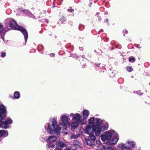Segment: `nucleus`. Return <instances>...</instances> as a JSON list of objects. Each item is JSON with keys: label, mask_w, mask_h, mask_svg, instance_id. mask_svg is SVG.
I'll list each match as a JSON object with an SVG mask.
<instances>
[{"label": "nucleus", "mask_w": 150, "mask_h": 150, "mask_svg": "<svg viewBox=\"0 0 150 150\" xmlns=\"http://www.w3.org/2000/svg\"><path fill=\"white\" fill-rule=\"evenodd\" d=\"M88 123L90 125H92V131L89 134L91 140L87 138L85 139V140L88 145L93 146L94 144V141L96 139L95 136H98L101 134L108 128V125L106 122H99V119L93 117L90 118Z\"/></svg>", "instance_id": "1"}, {"label": "nucleus", "mask_w": 150, "mask_h": 150, "mask_svg": "<svg viewBox=\"0 0 150 150\" xmlns=\"http://www.w3.org/2000/svg\"><path fill=\"white\" fill-rule=\"evenodd\" d=\"M101 138L103 142H105L110 145L115 144L119 139V137L117 133L113 130L106 132L101 136Z\"/></svg>", "instance_id": "2"}, {"label": "nucleus", "mask_w": 150, "mask_h": 150, "mask_svg": "<svg viewBox=\"0 0 150 150\" xmlns=\"http://www.w3.org/2000/svg\"><path fill=\"white\" fill-rule=\"evenodd\" d=\"M8 21L9 22V27L10 28H8V26L7 27H5L4 28V30L7 31L10 29H13L14 30H21L23 35L25 41L26 42L28 38V33L27 31L25 29H24L18 25L16 22L14 20L8 19Z\"/></svg>", "instance_id": "3"}, {"label": "nucleus", "mask_w": 150, "mask_h": 150, "mask_svg": "<svg viewBox=\"0 0 150 150\" xmlns=\"http://www.w3.org/2000/svg\"><path fill=\"white\" fill-rule=\"evenodd\" d=\"M52 126L49 123H47L45 125V129L49 133H55L57 134L60 132L61 127L57 125V121L53 120L52 122Z\"/></svg>", "instance_id": "4"}, {"label": "nucleus", "mask_w": 150, "mask_h": 150, "mask_svg": "<svg viewBox=\"0 0 150 150\" xmlns=\"http://www.w3.org/2000/svg\"><path fill=\"white\" fill-rule=\"evenodd\" d=\"M69 115L72 117V120H75L76 121V122H72L71 123L69 122L68 123V125L71 127L72 129H74L77 128L79 127V123L85 124V123H82L81 115L79 114L71 113Z\"/></svg>", "instance_id": "5"}, {"label": "nucleus", "mask_w": 150, "mask_h": 150, "mask_svg": "<svg viewBox=\"0 0 150 150\" xmlns=\"http://www.w3.org/2000/svg\"><path fill=\"white\" fill-rule=\"evenodd\" d=\"M68 116L64 114H62L60 117L61 120L59 121V125L63 127H67L69 122Z\"/></svg>", "instance_id": "6"}, {"label": "nucleus", "mask_w": 150, "mask_h": 150, "mask_svg": "<svg viewBox=\"0 0 150 150\" xmlns=\"http://www.w3.org/2000/svg\"><path fill=\"white\" fill-rule=\"evenodd\" d=\"M6 112L5 107L3 105H0V122L2 121L4 118L6 117V115L4 114Z\"/></svg>", "instance_id": "7"}, {"label": "nucleus", "mask_w": 150, "mask_h": 150, "mask_svg": "<svg viewBox=\"0 0 150 150\" xmlns=\"http://www.w3.org/2000/svg\"><path fill=\"white\" fill-rule=\"evenodd\" d=\"M12 120L10 119H8L5 122H2L1 125V127L3 129H6L9 127V125L12 124Z\"/></svg>", "instance_id": "8"}, {"label": "nucleus", "mask_w": 150, "mask_h": 150, "mask_svg": "<svg viewBox=\"0 0 150 150\" xmlns=\"http://www.w3.org/2000/svg\"><path fill=\"white\" fill-rule=\"evenodd\" d=\"M117 150H132V149L127 147L125 144L120 143L118 145Z\"/></svg>", "instance_id": "9"}, {"label": "nucleus", "mask_w": 150, "mask_h": 150, "mask_svg": "<svg viewBox=\"0 0 150 150\" xmlns=\"http://www.w3.org/2000/svg\"><path fill=\"white\" fill-rule=\"evenodd\" d=\"M8 135V132L7 131L4 130H0V138L5 137Z\"/></svg>", "instance_id": "10"}, {"label": "nucleus", "mask_w": 150, "mask_h": 150, "mask_svg": "<svg viewBox=\"0 0 150 150\" xmlns=\"http://www.w3.org/2000/svg\"><path fill=\"white\" fill-rule=\"evenodd\" d=\"M57 137L55 136H50L48 137L47 141L53 143L55 142Z\"/></svg>", "instance_id": "11"}, {"label": "nucleus", "mask_w": 150, "mask_h": 150, "mask_svg": "<svg viewBox=\"0 0 150 150\" xmlns=\"http://www.w3.org/2000/svg\"><path fill=\"white\" fill-rule=\"evenodd\" d=\"M100 150H114L113 148L111 146H104L102 145H100Z\"/></svg>", "instance_id": "12"}, {"label": "nucleus", "mask_w": 150, "mask_h": 150, "mask_svg": "<svg viewBox=\"0 0 150 150\" xmlns=\"http://www.w3.org/2000/svg\"><path fill=\"white\" fill-rule=\"evenodd\" d=\"M89 115V111L87 110H84L82 112V116L83 119L87 118Z\"/></svg>", "instance_id": "13"}, {"label": "nucleus", "mask_w": 150, "mask_h": 150, "mask_svg": "<svg viewBox=\"0 0 150 150\" xmlns=\"http://www.w3.org/2000/svg\"><path fill=\"white\" fill-rule=\"evenodd\" d=\"M91 127L89 125H86L83 129L84 132L86 134H89V132L91 129Z\"/></svg>", "instance_id": "14"}, {"label": "nucleus", "mask_w": 150, "mask_h": 150, "mask_svg": "<svg viewBox=\"0 0 150 150\" xmlns=\"http://www.w3.org/2000/svg\"><path fill=\"white\" fill-rule=\"evenodd\" d=\"M56 144L58 146L62 148L66 146L64 143L60 141H58L56 142Z\"/></svg>", "instance_id": "15"}, {"label": "nucleus", "mask_w": 150, "mask_h": 150, "mask_svg": "<svg viewBox=\"0 0 150 150\" xmlns=\"http://www.w3.org/2000/svg\"><path fill=\"white\" fill-rule=\"evenodd\" d=\"M55 146V144L53 143L50 142H47V148L48 149H52Z\"/></svg>", "instance_id": "16"}, {"label": "nucleus", "mask_w": 150, "mask_h": 150, "mask_svg": "<svg viewBox=\"0 0 150 150\" xmlns=\"http://www.w3.org/2000/svg\"><path fill=\"white\" fill-rule=\"evenodd\" d=\"M125 144L127 146V147H128L130 149H131V148L133 146L134 144L133 142H128L127 143Z\"/></svg>", "instance_id": "17"}, {"label": "nucleus", "mask_w": 150, "mask_h": 150, "mask_svg": "<svg viewBox=\"0 0 150 150\" xmlns=\"http://www.w3.org/2000/svg\"><path fill=\"white\" fill-rule=\"evenodd\" d=\"M14 98L15 99H18L20 97L19 93L18 91L15 92L14 94Z\"/></svg>", "instance_id": "18"}, {"label": "nucleus", "mask_w": 150, "mask_h": 150, "mask_svg": "<svg viewBox=\"0 0 150 150\" xmlns=\"http://www.w3.org/2000/svg\"><path fill=\"white\" fill-rule=\"evenodd\" d=\"M24 11L27 16L30 17H33V15L32 14L30 13V11H29L26 10Z\"/></svg>", "instance_id": "19"}, {"label": "nucleus", "mask_w": 150, "mask_h": 150, "mask_svg": "<svg viewBox=\"0 0 150 150\" xmlns=\"http://www.w3.org/2000/svg\"><path fill=\"white\" fill-rule=\"evenodd\" d=\"M79 136V134H73L71 136V139H76L78 138Z\"/></svg>", "instance_id": "20"}, {"label": "nucleus", "mask_w": 150, "mask_h": 150, "mask_svg": "<svg viewBox=\"0 0 150 150\" xmlns=\"http://www.w3.org/2000/svg\"><path fill=\"white\" fill-rule=\"evenodd\" d=\"M80 143L77 140H75L73 142V144L74 145L76 146L79 145Z\"/></svg>", "instance_id": "21"}, {"label": "nucleus", "mask_w": 150, "mask_h": 150, "mask_svg": "<svg viewBox=\"0 0 150 150\" xmlns=\"http://www.w3.org/2000/svg\"><path fill=\"white\" fill-rule=\"evenodd\" d=\"M96 142L97 144H98L99 145L98 146V147L100 149L99 150H100V145H102L101 144L100 141L99 140H96ZM98 149L99 150V149Z\"/></svg>", "instance_id": "22"}, {"label": "nucleus", "mask_w": 150, "mask_h": 150, "mask_svg": "<svg viewBox=\"0 0 150 150\" xmlns=\"http://www.w3.org/2000/svg\"><path fill=\"white\" fill-rule=\"evenodd\" d=\"M4 28L2 25L0 23V33H1L4 30Z\"/></svg>", "instance_id": "23"}, {"label": "nucleus", "mask_w": 150, "mask_h": 150, "mask_svg": "<svg viewBox=\"0 0 150 150\" xmlns=\"http://www.w3.org/2000/svg\"><path fill=\"white\" fill-rule=\"evenodd\" d=\"M127 71L129 72L133 70L132 67L130 66L127 67Z\"/></svg>", "instance_id": "24"}, {"label": "nucleus", "mask_w": 150, "mask_h": 150, "mask_svg": "<svg viewBox=\"0 0 150 150\" xmlns=\"http://www.w3.org/2000/svg\"><path fill=\"white\" fill-rule=\"evenodd\" d=\"M135 61V59L134 57L132 58H129V62H134Z\"/></svg>", "instance_id": "25"}, {"label": "nucleus", "mask_w": 150, "mask_h": 150, "mask_svg": "<svg viewBox=\"0 0 150 150\" xmlns=\"http://www.w3.org/2000/svg\"><path fill=\"white\" fill-rule=\"evenodd\" d=\"M66 129H64L63 130V132L66 134L68 133Z\"/></svg>", "instance_id": "26"}, {"label": "nucleus", "mask_w": 150, "mask_h": 150, "mask_svg": "<svg viewBox=\"0 0 150 150\" xmlns=\"http://www.w3.org/2000/svg\"><path fill=\"white\" fill-rule=\"evenodd\" d=\"M6 52H4L1 55V57H5L6 55Z\"/></svg>", "instance_id": "27"}, {"label": "nucleus", "mask_w": 150, "mask_h": 150, "mask_svg": "<svg viewBox=\"0 0 150 150\" xmlns=\"http://www.w3.org/2000/svg\"><path fill=\"white\" fill-rule=\"evenodd\" d=\"M62 148L61 147H57L54 150H62Z\"/></svg>", "instance_id": "28"}, {"label": "nucleus", "mask_w": 150, "mask_h": 150, "mask_svg": "<svg viewBox=\"0 0 150 150\" xmlns=\"http://www.w3.org/2000/svg\"><path fill=\"white\" fill-rule=\"evenodd\" d=\"M55 56V54L54 53H51L50 54V56L51 57H54Z\"/></svg>", "instance_id": "29"}, {"label": "nucleus", "mask_w": 150, "mask_h": 150, "mask_svg": "<svg viewBox=\"0 0 150 150\" xmlns=\"http://www.w3.org/2000/svg\"><path fill=\"white\" fill-rule=\"evenodd\" d=\"M68 10L70 12H72L73 11V10L72 9H71V8L68 9Z\"/></svg>", "instance_id": "30"}, {"label": "nucleus", "mask_w": 150, "mask_h": 150, "mask_svg": "<svg viewBox=\"0 0 150 150\" xmlns=\"http://www.w3.org/2000/svg\"><path fill=\"white\" fill-rule=\"evenodd\" d=\"M125 31L126 32V33H128V31H127V30H125Z\"/></svg>", "instance_id": "31"}, {"label": "nucleus", "mask_w": 150, "mask_h": 150, "mask_svg": "<svg viewBox=\"0 0 150 150\" xmlns=\"http://www.w3.org/2000/svg\"><path fill=\"white\" fill-rule=\"evenodd\" d=\"M1 127V125L0 124V128Z\"/></svg>", "instance_id": "32"}]
</instances>
